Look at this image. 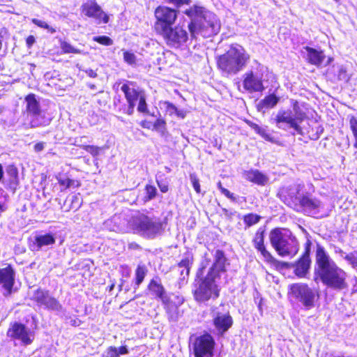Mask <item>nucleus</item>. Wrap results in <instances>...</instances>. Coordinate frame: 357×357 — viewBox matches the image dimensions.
Masks as SVG:
<instances>
[{"mask_svg": "<svg viewBox=\"0 0 357 357\" xmlns=\"http://www.w3.org/2000/svg\"><path fill=\"white\" fill-rule=\"evenodd\" d=\"M278 101L279 98L275 94H271L259 102L258 109L261 111L264 109L273 108L278 104Z\"/></svg>", "mask_w": 357, "mask_h": 357, "instance_id": "obj_27", "label": "nucleus"}, {"mask_svg": "<svg viewBox=\"0 0 357 357\" xmlns=\"http://www.w3.org/2000/svg\"><path fill=\"white\" fill-rule=\"evenodd\" d=\"M343 258L348 261L353 267L357 266V252L345 254Z\"/></svg>", "mask_w": 357, "mask_h": 357, "instance_id": "obj_39", "label": "nucleus"}, {"mask_svg": "<svg viewBox=\"0 0 357 357\" xmlns=\"http://www.w3.org/2000/svg\"><path fill=\"white\" fill-rule=\"evenodd\" d=\"M128 248L131 250H139L140 246L135 242H132L128 244Z\"/></svg>", "mask_w": 357, "mask_h": 357, "instance_id": "obj_55", "label": "nucleus"}, {"mask_svg": "<svg viewBox=\"0 0 357 357\" xmlns=\"http://www.w3.org/2000/svg\"><path fill=\"white\" fill-rule=\"evenodd\" d=\"M248 124L259 135H261L264 139L267 141H271L272 137L267 132L266 128H261L257 124L252 123L251 121H247Z\"/></svg>", "mask_w": 357, "mask_h": 357, "instance_id": "obj_31", "label": "nucleus"}, {"mask_svg": "<svg viewBox=\"0 0 357 357\" xmlns=\"http://www.w3.org/2000/svg\"><path fill=\"white\" fill-rule=\"evenodd\" d=\"M167 45L173 48H181L188 40V33L182 26H169L158 33Z\"/></svg>", "mask_w": 357, "mask_h": 357, "instance_id": "obj_9", "label": "nucleus"}, {"mask_svg": "<svg viewBox=\"0 0 357 357\" xmlns=\"http://www.w3.org/2000/svg\"><path fill=\"white\" fill-rule=\"evenodd\" d=\"M291 294L299 298L307 310L314 305V294L305 284H294L290 287Z\"/></svg>", "mask_w": 357, "mask_h": 357, "instance_id": "obj_14", "label": "nucleus"}, {"mask_svg": "<svg viewBox=\"0 0 357 357\" xmlns=\"http://www.w3.org/2000/svg\"><path fill=\"white\" fill-rule=\"evenodd\" d=\"M43 305L49 310L59 311L61 309V305L59 303L50 295L46 298Z\"/></svg>", "mask_w": 357, "mask_h": 357, "instance_id": "obj_34", "label": "nucleus"}, {"mask_svg": "<svg viewBox=\"0 0 357 357\" xmlns=\"http://www.w3.org/2000/svg\"><path fill=\"white\" fill-rule=\"evenodd\" d=\"M205 261L198 271L197 275H202L207 270L206 275L202 278L194 291V296L198 301H206L219 295L218 282L222 274L226 273V264H229L225 252L219 249L213 250L210 254H205Z\"/></svg>", "mask_w": 357, "mask_h": 357, "instance_id": "obj_1", "label": "nucleus"}, {"mask_svg": "<svg viewBox=\"0 0 357 357\" xmlns=\"http://www.w3.org/2000/svg\"><path fill=\"white\" fill-rule=\"evenodd\" d=\"M94 40L104 45H112L113 44V40L106 36H96L94 38Z\"/></svg>", "mask_w": 357, "mask_h": 357, "instance_id": "obj_42", "label": "nucleus"}, {"mask_svg": "<svg viewBox=\"0 0 357 357\" xmlns=\"http://www.w3.org/2000/svg\"><path fill=\"white\" fill-rule=\"evenodd\" d=\"M192 261L193 257L190 254H187L183 256L181 261L178 264V268H184V270H185V275H188Z\"/></svg>", "mask_w": 357, "mask_h": 357, "instance_id": "obj_30", "label": "nucleus"}, {"mask_svg": "<svg viewBox=\"0 0 357 357\" xmlns=\"http://www.w3.org/2000/svg\"><path fill=\"white\" fill-rule=\"evenodd\" d=\"M167 107V110L170 112V114L175 113V112L177 110V107L172 103L169 102H165V103Z\"/></svg>", "mask_w": 357, "mask_h": 357, "instance_id": "obj_51", "label": "nucleus"}, {"mask_svg": "<svg viewBox=\"0 0 357 357\" xmlns=\"http://www.w3.org/2000/svg\"><path fill=\"white\" fill-rule=\"evenodd\" d=\"M255 249H257L261 255L268 261H271L273 257L271 254L266 249L264 245V230L259 228L252 241Z\"/></svg>", "mask_w": 357, "mask_h": 357, "instance_id": "obj_20", "label": "nucleus"}, {"mask_svg": "<svg viewBox=\"0 0 357 357\" xmlns=\"http://www.w3.org/2000/svg\"><path fill=\"white\" fill-rule=\"evenodd\" d=\"M130 225L134 233L149 239L155 238L162 231V224L158 218L144 213L132 216Z\"/></svg>", "mask_w": 357, "mask_h": 357, "instance_id": "obj_7", "label": "nucleus"}, {"mask_svg": "<svg viewBox=\"0 0 357 357\" xmlns=\"http://www.w3.org/2000/svg\"><path fill=\"white\" fill-rule=\"evenodd\" d=\"M166 2L169 3H172L176 7L179 8L183 5H188L190 3V0H165Z\"/></svg>", "mask_w": 357, "mask_h": 357, "instance_id": "obj_47", "label": "nucleus"}, {"mask_svg": "<svg viewBox=\"0 0 357 357\" xmlns=\"http://www.w3.org/2000/svg\"><path fill=\"white\" fill-rule=\"evenodd\" d=\"M349 124L356 140L354 146L357 148V119L354 116H351Z\"/></svg>", "mask_w": 357, "mask_h": 357, "instance_id": "obj_40", "label": "nucleus"}, {"mask_svg": "<svg viewBox=\"0 0 357 357\" xmlns=\"http://www.w3.org/2000/svg\"><path fill=\"white\" fill-rule=\"evenodd\" d=\"M108 357H119L118 348L110 347L107 351Z\"/></svg>", "mask_w": 357, "mask_h": 357, "instance_id": "obj_50", "label": "nucleus"}, {"mask_svg": "<svg viewBox=\"0 0 357 357\" xmlns=\"http://www.w3.org/2000/svg\"><path fill=\"white\" fill-rule=\"evenodd\" d=\"M35 43V38L33 36H29L26 38V44L28 47H31Z\"/></svg>", "mask_w": 357, "mask_h": 357, "instance_id": "obj_56", "label": "nucleus"}, {"mask_svg": "<svg viewBox=\"0 0 357 357\" xmlns=\"http://www.w3.org/2000/svg\"><path fill=\"white\" fill-rule=\"evenodd\" d=\"M180 274L182 279H185V278L187 276L185 275V270H184V268H180Z\"/></svg>", "mask_w": 357, "mask_h": 357, "instance_id": "obj_60", "label": "nucleus"}, {"mask_svg": "<svg viewBox=\"0 0 357 357\" xmlns=\"http://www.w3.org/2000/svg\"><path fill=\"white\" fill-rule=\"evenodd\" d=\"M279 195L287 206L308 215H317L324 207L319 199L305 192L300 185L293 184L284 187Z\"/></svg>", "mask_w": 357, "mask_h": 357, "instance_id": "obj_4", "label": "nucleus"}, {"mask_svg": "<svg viewBox=\"0 0 357 357\" xmlns=\"http://www.w3.org/2000/svg\"><path fill=\"white\" fill-rule=\"evenodd\" d=\"M66 324L73 326H78L81 323V320L77 318L76 315L73 314L71 316H69L66 318Z\"/></svg>", "mask_w": 357, "mask_h": 357, "instance_id": "obj_45", "label": "nucleus"}, {"mask_svg": "<svg viewBox=\"0 0 357 357\" xmlns=\"http://www.w3.org/2000/svg\"><path fill=\"white\" fill-rule=\"evenodd\" d=\"M243 77V86L249 93L262 92L265 89L262 74L259 71L249 70Z\"/></svg>", "mask_w": 357, "mask_h": 357, "instance_id": "obj_13", "label": "nucleus"}, {"mask_svg": "<svg viewBox=\"0 0 357 357\" xmlns=\"http://www.w3.org/2000/svg\"><path fill=\"white\" fill-rule=\"evenodd\" d=\"M155 16L157 20L155 29L157 33H159L174 24L177 18V11L167 6H160L155 10Z\"/></svg>", "mask_w": 357, "mask_h": 357, "instance_id": "obj_10", "label": "nucleus"}, {"mask_svg": "<svg viewBox=\"0 0 357 357\" xmlns=\"http://www.w3.org/2000/svg\"><path fill=\"white\" fill-rule=\"evenodd\" d=\"M8 172L10 174H13L15 176H16L17 174V171L15 168H13L12 167H9V169L8 170Z\"/></svg>", "mask_w": 357, "mask_h": 357, "instance_id": "obj_59", "label": "nucleus"}, {"mask_svg": "<svg viewBox=\"0 0 357 357\" xmlns=\"http://www.w3.org/2000/svg\"><path fill=\"white\" fill-rule=\"evenodd\" d=\"M305 118V114L300 109L297 103H296L294 105L293 111L280 109L271 120L273 123H275L278 128L286 131L292 128L294 130L292 135L297 133L302 135L303 132L300 124Z\"/></svg>", "mask_w": 357, "mask_h": 357, "instance_id": "obj_8", "label": "nucleus"}, {"mask_svg": "<svg viewBox=\"0 0 357 357\" xmlns=\"http://www.w3.org/2000/svg\"><path fill=\"white\" fill-rule=\"evenodd\" d=\"M84 71L90 77L95 78L97 77L96 72L91 68H87V69L84 70Z\"/></svg>", "mask_w": 357, "mask_h": 357, "instance_id": "obj_52", "label": "nucleus"}, {"mask_svg": "<svg viewBox=\"0 0 357 357\" xmlns=\"http://www.w3.org/2000/svg\"><path fill=\"white\" fill-rule=\"evenodd\" d=\"M184 13L190 19L188 27L191 38L197 39L198 36L209 38L217 34L220 29L217 16L204 7L193 6L186 9Z\"/></svg>", "mask_w": 357, "mask_h": 357, "instance_id": "obj_3", "label": "nucleus"}, {"mask_svg": "<svg viewBox=\"0 0 357 357\" xmlns=\"http://www.w3.org/2000/svg\"><path fill=\"white\" fill-rule=\"evenodd\" d=\"M260 219H261V216H259V215H257V214H254V213H249V214L245 215L243 216V221H244L246 227H250L257 224V222H259Z\"/></svg>", "mask_w": 357, "mask_h": 357, "instance_id": "obj_35", "label": "nucleus"}, {"mask_svg": "<svg viewBox=\"0 0 357 357\" xmlns=\"http://www.w3.org/2000/svg\"><path fill=\"white\" fill-rule=\"evenodd\" d=\"M58 183L60 185L64 187L65 189L70 187H78L79 183L77 181L71 179L65 176H59L56 177Z\"/></svg>", "mask_w": 357, "mask_h": 357, "instance_id": "obj_29", "label": "nucleus"}, {"mask_svg": "<svg viewBox=\"0 0 357 357\" xmlns=\"http://www.w3.org/2000/svg\"><path fill=\"white\" fill-rule=\"evenodd\" d=\"M148 273V269L144 264H139L135 270V285L138 287L144 281Z\"/></svg>", "mask_w": 357, "mask_h": 357, "instance_id": "obj_28", "label": "nucleus"}, {"mask_svg": "<svg viewBox=\"0 0 357 357\" xmlns=\"http://www.w3.org/2000/svg\"><path fill=\"white\" fill-rule=\"evenodd\" d=\"M311 245V241L307 240L305 245L304 253L296 263L292 264V266L295 268V274L300 278L305 277L310 268L311 259L310 257V253Z\"/></svg>", "mask_w": 357, "mask_h": 357, "instance_id": "obj_15", "label": "nucleus"}, {"mask_svg": "<svg viewBox=\"0 0 357 357\" xmlns=\"http://www.w3.org/2000/svg\"><path fill=\"white\" fill-rule=\"evenodd\" d=\"M7 335L12 339L20 340L24 345L31 344L34 339L33 332L18 322L10 324Z\"/></svg>", "mask_w": 357, "mask_h": 357, "instance_id": "obj_11", "label": "nucleus"}, {"mask_svg": "<svg viewBox=\"0 0 357 357\" xmlns=\"http://www.w3.org/2000/svg\"><path fill=\"white\" fill-rule=\"evenodd\" d=\"M29 119V127L31 128L48 126L52 121L51 117L47 115L45 110H41L39 112L30 115Z\"/></svg>", "mask_w": 357, "mask_h": 357, "instance_id": "obj_21", "label": "nucleus"}, {"mask_svg": "<svg viewBox=\"0 0 357 357\" xmlns=\"http://www.w3.org/2000/svg\"><path fill=\"white\" fill-rule=\"evenodd\" d=\"M61 48L64 53L80 54L82 52L79 50L75 48L67 42H62L61 44Z\"/></svg>", "mask_w": 357, "mask_h": 357, "instance_id": "obj_37", "label": "nucleus"}, {"mask_svg": "<svg viewBox=\"0 0 357 357\" xmlns=\"http://www.w3.org/2000/svg\"><path fill=\"white\" fill-rule=\"evenodd\" d=\"M14 278L15 273L10 266L0 268V285L5 289L7 294L11 292Z\"/></svg>", "mask_w": 357, "mask_h": 357, "instance_id": "obj_19", "label": "nucleus"}, {"mask_svg": "<svg viewBox=\"0 0 357 357\" xmlns=\"http://www.w3.org/2000/svg\"><path fill=\"white\" fill-rule=\"evenodd\" d=\"M268 237L272 247L282 257H293L299 250L298 241L289 229L275 228Z\"/></svg>", "mask_w": 357, "mask_h": 357, "instance_id": "obj_6", "label": "nucleus"}, {"mask_svg": "<svg viewBox=\"0 0 357 357\" xmlns=\"http://www.w3.org/2000/svg\"><path fill=\"white\" fill-rule=\"evenodd\" d=\"M32 22L38 26L48 29V31L52 33L56 31L54 29L50 27L45 21L38 19H33Z\"/></svg>", "mask_w": 357, "mask_h": 357, "instance_id": "obj_43", "label": "nucleus"}, {"mask_svg": "<svg viewBox=\"0 0 357 357\" xmlns=\"http://www.w3.org/2000/svg\"><path fill=\"white\" fill-rule=\"evenodd\" d=\"M55 243V238L52 234H39L36 235L33 245L37 250L42 249L45 246Z\"/></svg>", "mask_w": 357, "mask_h": 357, "instance_id": "obj_25", "label": "nucleus"}, {"mask_svg": "<svg viewBox=\"0 0 357 357\" xmlns=\"http://www.w3.org/2000/svg\"><path fill=\"white\" fill-rule=\"evenodd\" d=\"M82 13L89 17H92L99 22L107 23L108 16L103 12L100 6L94 1H88L82 6Z\"/></svg>", "mask_w": 357, "mask_h": 357, "instance_id": "obj_16", "label": "nucleus"}, {"mask_svg": "<svg viewBox=\"0 0 357 357\" xmlns=\"http://www.w3.org/2000/svg\"><path fill=\"white\" fill-rule=\"evenodd\" d=\"M337 77L340 80L347 81L349 79L348 75L347 74V70L344 68L341 67L339 69Z\"/></svg>", "mask_w": 357, "mask_h": 357, "instance_id": "obj_48", "label": "nucleus"}, {"mask_svg": "<svg viewBox=\"0 0 357 357\" xmlns=\"http://www.w3.org/2000/svg\"><path fill=\"white\" fill-rule=\"evenodd\" d=\"M130 85H133V82H129L128 84H124L121 86V90L124 93L126 99L128 103V107L126 113L128 115H132L134 112V108L136 105V102L144 93L142 91H138L134 88H131Z\"/></svg>", "mask_w": 357, "mask_h": 357, "instance_id": "obj_17", "label": "nucleus"}, {"mask_svg": "<svg viewBox=\"0 0 357 357\" xmlns=\"http://www.w3.org/2000/svg\"><path fill=\"white\" fill-rule=\"evenodd\" d=\"M137 111L141 113H146V114L149 113L148 108H147V104L146 102V97L144 93L139 98V104L137 106Z\"/></svg>", "mask_w": 357, "mask_h": 357, "instance_id": "obj_38", "label": "nucleus"}, {"mask_svg": "<svg viewBox=\"0 0 357 357\" xmlns=\"http://www.w3.org/2000/svg\"><path fill=\"white\" fill-rule=\"evenodd\" d=\"M243 176L246 180L259 185H265L269 181L268 176L258 169L245 171L243 173Z\"/></svg>", "mask_w": 357, "mask_h": 357, "instance_id": "obj_22", "label": "nucleus"}, {"mask_svg": "<svg viewBox=\"0 0 357 357\" xmlns=\"http://www.w3.org/2000/svg\"><path fill=\"white\" fill-rule=\"evenodd\" d=\"M45 148V143L43 142H39L35 144L34 146V150L36 152H40L43 151Z\"/></svg>", "mask_w": 357, "mask_h": 357, "instance_id": "obj_53", "label": "nucleus"}, {"mask_svg": "<svg viewBox=\"0 0 357 357\" xmlns=\"http://www.w3.org/2000/svg\"><path fill=\"white\" fill-rule=\"evenodd\" d=\"M225 196L231 199H234L233 194L229 191L228 194H226Z\"/></svg>", "mask_w": 357, "mask_h": 357, "instance_id": "obj_64", "label": "nucleus"}, {"mask_svg": "<svg viewBox=\"0 0 357 357\" xmlns=\"http://www.w3.org/2000/svg\"><path fill=\"white\" fill-rule=\"evenodd\" d=\"M3 167H2V165L0 164V181H1L2 178H3Z\"/></svg>", "mask_w": 357, "mask_h": 357, "instance_id": "obj_63", "label": "nucleus"}, {"mask_svg": "<svg viewBox=\"0 0 357 357\" xmlns=\"http://www.w3.org/2000/svg\"><path fill=\"white\" fill-rule=\"evenodd\" d=\"M174 114H176L178 117L181 119H184L186 116V112L185 111L179 110L178 109H177Z\"/></svg>", "mask_w": 357, "mask_h": 357, "instance_id": "obj_54", "label": "nucleus"}, {"mask_svg": "<svg viewBox=\"0 0 357 357\" xmlns=\"http://www.w3.org/2000/svg\"><path fill=\"white\" fill-rule=\"evenodd\" d=\"M145 195L142 198V201L146 203L155 198L158 192L155 186L146 185L144 188Z\"/></svg>", "mask_w": 357, "mask_h": 357, "instance_id": "obj_33", "label": "nucleus"}, {"mask_svg": "<svg viewBox=\"0 0 357 357\" xmlns=\"http://www.w3.org/2000/svg\"><path fill=\"white\" fill-rule=\"evenodd\" d=\"M162 124H164V122L161 120H157V121L154 124V126L155 127H157V126H161Z\"/></svg>", "mask_w": 357, "mask_h": 357, "instance_id": "obj_62", "label": "nucleus"}, {"mask_svg": "<svg viewBox=\"0 0 357 357\" xmlns=\"http://www.w3.org/2000/svg\"><path fill=\"white\" fill-rule=\"evenodd\" d=\"M213 322L217 330L223 334L231 326L233 320L229 314H221L214 319Z\"/></svg>", "mask_w": 357, "mask_h": 357, "instance_id": "obj_24", "label": "nucleus"}, {"mask_svg": "<svg viewBox=\"0 0 357 357\" xmlns=\"http://www.w3.org/2000/svg\"><path fill=\"white\" fill-rule=\"evenodd\" d=\"M123 59L124 61L130 65L135 64L136 63V56L135 54L126 51L123 52Z\"/></svg>", "mask_w": 357, "mask_h": 357, "instance_id": "obj_41", "label": "nucleus"}, {"mask_svg": "<svg viewBox=\"0 0 357 357\" xmlns=\"http://www.w3.org/2000/svg\"><path fill=\"white\" fill-rule=\"evenodd\" d=\"M118 353H119V356L120 354H127L128 349H127L126 347H120L119 348H118Z\"/></svg>", "mask_w": 357, "mask_h": 357, "instance_id": "obj_58", "label": "nucleus"}, {"mask_svg": "<svg viewBox=\"0 0 357 357\" xmlns=\"http://www.w3.org/2000/svg\"><path fill=\"white\" fill-rule=\"evenodd\" d=\"M190 181H191V183L192 184L193 188L195 189L196 192L200 193L201 192V189H200V185H199V178L196 176V175L195 174H191L190 175Z\"/></svg>", "mask_w": 357, "mask_h": 357, "instance_id": "obj_44", "label": "nucleus"}, {"mask_svg": "<svg viewBox=\"0 0 357 357\" xmlns=\"http://www.w3.org/2000/svg\"><path fill=\"white\" fill-rule=\"evenodd\" d=\"M49 296L47 291L41 289H37L33 291L32 298L36 301L38 304L43 305L46 298Z\"/></svg>", "mask_w": 357, "mask_h": 357, "instance_id": "obj_32", "label": "nucleus"}, {"mask_svg": "<svg viewBox=\"0 0 357 357\" xmlns=\"http://www.w3.org/2000/svg\"><path fill=\"white\" fill-rule=\"evenodd\" d=\"M250 56L238 44H232L226 52L218 56L217 65L222 74L234 76L241 72L250 61Z\"/></svg>", "mask_w": 357, "mask_h": 357, "instance_id": "obj_5", "label": "nucleus"}, {"mask_svg": "<svg viewBox=\"0 0 357 357\" xmlns=\"http://www.w3.org/2000/svg\"><path fill=\"white\" fill-rule=\"evenodd\" d=\"M335 252L339 253L342 257H343L345 255V253L340 248H336Z\"/></svg>", "mask_w": 357, "mask_h": 357, "instance_id": "obj_61", "label": "nucleus"}, {"mask_svg": "<svg viewBox=\"0 0 357 357\" xmlns=\"http://www.w3.org/2000/svg\"><path fill=\"white\" fill-rule=\"evenodd\" d=\"M218 187L223 195H225L226 194L229 193V190L222 185L221 182L218 183Z\"/></svg>", "mask_w": 357, "mask_h": 357, "instance_id": "obj_57", "label": "nucleus"}, {"mask_svg": "<svg viewBox=\"0 0 357 357\" xmlns=\"http://www.w3.org/2000/svg\"><path fill=\"white\" fill-rule=\"evenodd\" d=\"M69 201L70 202V210L77 211L82 205V199L79 194L73 195Z\"/></svg>", "mask_w": 357, "mask_h": 357, "instance_id": "obj_36", "label": "nucleus"}, {"mask_svg": "<svg viewBox=\"0 0 357 357\" xmlns=\"http://www.w3.org/2000/svg\"><path fill=\"white\" fill-rule=\"evenodd\" d=\"M25 101L26 102V111L29 116L43 110L39 102L36 100L35 94L31 93L26 96Z\"/></svg>", "mask_w": 357, "mask_h": 357, "instance_id": "obj_26", "label": "nucleus"}, {"mask_svg": "<svg viewBox=\"0 0 357 357\" xmlns=\"http://www.w3.org/2000/svg\"><path fill=\"white\" fill-rule=\"evenodd\" d=\"M148 290L151 296L156 298H160L163 303L167 301L168 297L166 290L162 284L161 280L158 276H155L151 280Z\"/></svg>", "mask_w": 357, "mask_h": 357, "instance_id": "obj_18", "label": "nucleus"}, {"mask_svg": "<svg viewBox=\"0 0 357 357\" xmlns=\"http://www.w3.org/2000/svg\"><path fill=\"white\" fill-rule=\"evenodd\" d=\"M303 49L307 52L306 59L310 64L319 66L325 59V54L321 50L307 46L304 47Z\"/></svg>", "mask_w": 357, "mask_h": 357, "instance_id": "obj_23", "label": "nucleus"}, {"mask_svg": "<svg viewBox=\"0 0 357 357\" xmlns=\"http://www.w3.org/2000/svg\"><path fill=\"white\" fill-rule=\"evenodd\" d=\"M214 340L208 335H203L195 339L192 343L195 357H213Z\"/></svg>", "mask_w": 357, "mask_h": 357, "instance_id": "obj_12", "label": "nucleus"}, {"mask_svg": "<svg viewBox=\"0 0 357 357\" xmlns=\"http://www.w3.org/2000/svg\"><path fill=\"white\" fill-rule=\"evenodd\" d=\"M315 261V273L324 284L335 290L347 287L346 273L337 266L321 245H317Z\"/></svg>", "mask_w": 357, "mask_h": 357, "instance_id": "obj_2", "label": "nucleus"}, {"mask_svg": "<svg viewBox=\"0 0 357 357\" xmlns=\"http://www.w3.org/2000/svg\"><path fill=\"white\" fill-rule=\"evenodd\" d=\"M84 149L91 153L93 156H97L100 153V148L95 146L86 145Z\"/></svg>", "mask_w": 357, "mask_h": 357, "instance_id": "obj_46", "label": "nucleus"}, {"mask_svg": "<svg viewBox=\"0 0 357 357\" xmlns=\"http://www.w3.org/2000/svg\"><path fill=\"white\" fill-rule=\"evenodd\" d=\"M158 185L162 192H167L169 190V185L166 181L157 180Z\"/></svg>", "mask_w": 357, "mask_h": 357, "instance_id": "obj_49", "label": "nucleus"}]
</instances>
